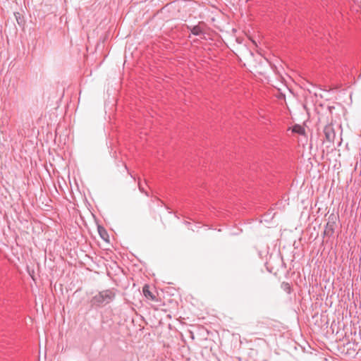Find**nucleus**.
<instances>
[{
  "instance_id": "nucleus-7",
  "label": "nucleus",
  "mask_w": 361,
  "mask_h": 361,
  "mask_svg": "<svg viewBox=\"0 0 361 361\" xmlns=\"http://www.w3.org/2000/svg\"><path fill=\"white\" fill-rule=\"evenodd\" d=\"M281 288L286 292L287 293L290 294L292 292V286L288 282H282L281 285Z\"/></svg>"
},
{
  "instance_id": "nucleus-9",
  "label": "nucleus",
  "mask_w": 361,
  "mask_h": 361,
  "mask_svg": "<svg viewBox=\"0 0 361 361\" xmlns=\"http://www.w3.org/2000/svg\"><path fill=\"white\" fill-rule=\"evenodd\" d=\"M139 190L142 192L145 193L147 195H148L147 192L145 190V189L142 188L140 183H139Z\"/></svg>"
},
{
  "instance_id": "nucleus-2",
  "label": "nucleus",
  "mask_w": 361,
  "mask_h": 361,
  "mask_svg": "<svg viewBox=\"0 0 361 361\" xmlns=\"http://www.w3.org/2000/svg\"><path fill=\"white\" fill-rule=\"evenodd\" d=\"M142 293L147 300L153 302L159 301L157 291L154 288H150L149 285L146 284L143 286Z\"/></svg>"
},
{
  "instance_id": "nucleus-6",
  "label": "nucleus",
  "mask_w": 361,
  "mask_h": 361,
  "mask_svg": "<svg viewBox=\"0 0 361 361\" xmlns=\"http://www.w3.org/2000/svg\"><path fill=\"white\" fill-rule=\"evenodd\" d=\"M97 229L100 237L105 241H108L109 234L103 226H98Z\"/></svg>"
},
{
  "instance_id": "nucleus-8",
  "label": "nucleus",
  "mask_w": 361,
  "mask_h": 361,
  "mask_svg": "<svg viewBox=\"0 0 361 361\" xmlns=\"http://www.w3.org/2000/svg\"><path fill=\"white\" fill-rule=\"evenodd\" d=\"M292 130H293V133L299 134V135H304L305 134V129H304V128L302 127L300 125H298V124L295 125L293 127Z\"/></svg>"
},
{
  "instance_id": "nucleus-4",
  "label": "nucleus",
  "mask_w": 361,
  "mask_h": 361,
  "mask_svg": "<svg viewBox=\"0 0 361 361\" xmlns=\"http://www.w3.org/2000/svg\"><path fill=\"white\" fill-rule=\"evenodd\" d=\"M324 133L326 140L329 142H334L336 133L334 128L331 126H326L324 129Z\"/></svg>"
},
{
  "instance_id": "nucleus-5",
  "label": "nucleus",
  "mask_w": 361,
  "mask_h": 361,
  "mask_svg": "<svg viewBox=\"0 0 361 361\" xmlns=\"http://www.w3.org/2000/svg\"><path fill=\"white\" fill-rule=\"evenodd\" d=\"M202 25H204V23L203 22H200L198 25L193 27L188 26V29H189L194 35L200 36L203 33Z\"/></svg>"
},
{
  "instance_id": "nucleus-1",
  "label": "nucleus",
  "mask_w": 361,
  "mask_h": 361,
  "mask_svg": "<svg viewBox=\"0 0 361 361\" xmlns=\"http://www.w3.org/2000/svg\"><path fill=\"white\" fill-rule=\"evenodd\" d=\"M115 296L116 293L114 289H107L100 291L92 298L90 300L91 306L101 307L107 305L114 300Z\"/></svg>"
},
{
  "instance_id": "nucleus-10",
  "label": "nucleus",
  "mask_w": 361,
  "mask_h": 361,
  "mask_svg": "<svg viewBox=\"0 0 361 361\" xmlns=\"http://www.w3.org/2000/svg\"><path fill=\"white\" fill-rule=\"evenodd\" d=\"M157 200L161 202V205L164 204L163 202L161 200H160L159 199H157Z\"/></svg>"
},
{
  "instance_id": "nucleus-3",
  "label": "nucleus",
  "mask_w": 361,
  "mask_h": 361,
  "mask_svg": "<svg viewBox=\"0 0 361 361\" xmlns=\"http://www.w3.org/2000/svg\"><path fill=\"white\" fill-rule=\"evenodd\" d=\"M336 227V217L331 215L329 217V221L327 222L325 229H324V235L327 236H331L334 233V230Z\"/></svg>"
}]
</instances>
